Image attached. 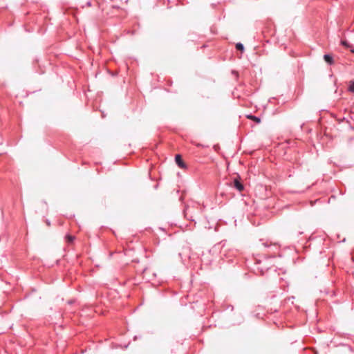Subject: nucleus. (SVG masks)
I'll list each match as a JSON object with an SVG mask.
<instances>
[{"label": "nucleus", "instance_id": "obj_3", "mask_svg": "<svg viewBox=\"0 0 354 354\" xmlns=\"http://www.w3.org/2000/svg\"><path fill=\"white\" fill-rule=\"evenodd\" d=\"M324 60L328 62L329 64H333V57L329 55H325L324 56Z\"/></svg>", "mask_w": 354, "mask_h": 354}, {"label": "nucleus", "instance_id": "obj_6", "mask_svg": "<svg viewBox=\"0 0 354 354\" xmlns=\"http://www.w3.org/2000/svg\"><path fill=\"white\" fill-rule=\"evenodd\" d=\"M236 48L237 50H241V51H243L244 49L243 44L241 43L236 44Z\"/></svg>", "mask_w": 354, "mask_h": 354}, {"label": "nucleus", "instance_id": "obj_2", "mask_svg": "<svg viewBox=\"0 0 354 354\" xmlns=\"http://www.w3.org/2000/svg\"><path fill=\"white\" fill-rule=\"evenodd\" d=\"M234 186L239 192L243 191V189H244L243 185L241 184V183H240V181L238 179H234Z\"/></svg>", "mask_w": 354, "mask_h": 354}, {"label": "nucleus", "instance_id": "obj_4", "mask_svg": "<svg viewBox=\"0 0 354 354\" xmlns=\"http://www.w3.org/2000/svg\"><path fill=\"white\" fill-rule=\"evenodd\" d=\"M247 118L254 121L256 123H260V122H261L260 118H259L256 116H254V115H248Z\"/></svg>", "mask_w": 354, "mask_h": 354}, {"label": "nucleus", "instance_id": "obj_8", "mask_svg": "<svg viewBox=\"0 0 354 354\" xmlns=\"http://www.w3.org/2000/svg\"><path fill=\"white\" fill-rule=\"evenodd\" d=\"M342 44L344 45V46L347 47V48H348L350 46L348 43L346 41H342Z\"/></svg>", "mask_w": 354, "mask_h": 354}, {"label": "nucleus", "instance_id": "obj_9", "mask_svg": "<svg viewBox=\"0 0 354 354\" xmlns=\"http://www.w3.org/2000/svg\"><path fill=\"white\" fill-rule=\"evenodd\" d=\"M46 224H47L48 225H50V222H49V221H46Z\"/></svg>", "mask_w": 354, "mask_h": 354}, {"label": "nucleus", "instance_id": "obj_1", "mask_svg": "<svg viewBox=\"0 0 354 354\" xmlns=\"http://www.w3.org/2000/svg\"><path fill=\"white\" fill-rule=\"evenodd\" d=\"M175 160H176V164L180 168H185V165L183 160H182V158H181L180 155H179V154L176 155V157H175Z\"/></svg>", "mask_w": 354, "mask_h": 354}, {"label": "nucleus", "instance_id": "obj_5", "mask_svg": "<svg viewBox=\"0 0 354 354\" xmlns=\"http://www.w3.org/2000/svg\"><path fill=\"white\" fill-rule=\"evenodd\" d=\"M75 237L71 235H66V240L68 243H72L75 240Z\"/></svg>", "mask_w": 354, "mask_h": 354}, {"label": "nucleus", "instance_id": "obj_7", "mask_svg": "<svg viewBox=\"0 0 354 354\" xmlns=\"http://www.w3.org/2000/svg\"><path fill=\"white\" fill-rule=\"evenodd\" d=\"M349 91L354 93V82H351L349 85Z\"/></svg>", "mask_w": 354, "mask_h": 354}]
</instances>
